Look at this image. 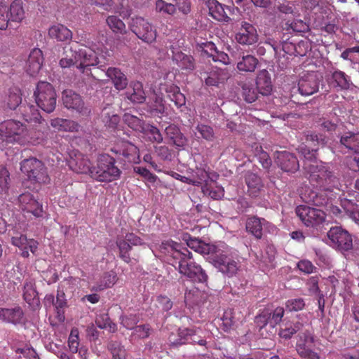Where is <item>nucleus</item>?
I'll return each instance as SVG.
<instances>
[{"instance_id": "f257e3e1", "label": "nucleus", "mask_w": 359, "mask_h": 359, "mask_svg": "<svg viewBox=\"0 0 359 359\" xmlns=\"http://www.w3.org/2000/svg\"><path fill=\"white\" fill-rule=\"evenodd\" d=\"M185 241L191 249L200 254L207 255V260L225 276L231 278L237 273L238 263L215 245L189 236Z\"/></svg>"}, {"instance_id": "f03ea898", "label": "nucleus", "mask_w": 359, "mask_h": 359, "mask_svg": "<svg viewBox=\"0 0 359 359\" xmlns=\"http://www.w3.org/2000/svg\"><path fill=\"white\" fill-rule=\"evenodd\" d=\"M121 175V170L116 165V159L107 154L97 156L90 172V177L100 182L117 180Z\"/></svg>"}, {"instance_id": "7ed1b4c3", "label": "nucleus", "mask_w": 359, "mask_h": 359, "mask_svg": "<svg viewBox=\"0 0 359 359\" xmlns=\"http://www.w3.org/2000/svg\"><path fill=\"white\" fill-rule=\"evenodd\" d=\"M306 170L310 172V181L320 189L331 191L338 184V178L328 164L323 161H315V164L306 166Z\"/></svg>"}, {"instance_id": "20e7f679", "label": "nucleus", "mask_w": 359, "mask_h": 359, "mask_svg": "<svg viewBox=\"0 0 359 359\" xmlns=\"http://www.w3.org/2000/svg\"><path fill=\"white\" fill-rule=\"evenodd\" d=\"M20 170L26 179L32 184H48L50 177L44 163L35 157L22 160Z\"/></svg>"}, {"instance_id": "39448f33", "label": "nucleus", "mask_w": 359, "mask_h": 359, "mask_svg": "<svg viewBox=\"0 0 359 359\" xmlns=\"http://www.w3.org/2000/svg\"><path fill=\"white\" fill-rule=\"evenodd\" d=\"M34 97L36 105L46 113L50 114L55 109L57 93L49 82L39 81L34 91Z\"/></svg>"}, {"instance_id": "423d86ee", "label": "nucleus", "mask_w": 359, "mask_h": 359, "mask_svg": "<svg viewBox=\"0 0 359 359\" xmlns=\"http://www.w3.org/2000/svg\"><path fill=\"white\" fill-rule=\"evenodd\" d=\"M328 244L342 254L351 252L353 250V235L341 226H335L327 233Z\"/></svg>"}, {"instance_id": "0eeeda50", "label": "nucleus", "mask_w": 359, "mask_h": 359, "mask_svg": "<svg viewBox=\"0 0 359 359\" xmlns=\"http://www.w3.org/2000/svg\"><path fill=\"white\" fill-rule=\"evenodd\" d=\"M295 212L300 220L308 227L318 229L325 222L326 215L320 209L299 205L296 208Z\"/></svg>"}, {"instance_id": "6e6552de", "label": "nucleus", "mask_w": 359, "mask_h": 359, "mask_svg": "<svg viewBox=\"0 0 359 359\" xmlns=\"http://www.w3.org/2000/svg\"><path fill=\"white\" fill-rule=\"evenodd\" d=\"M62 102L67 109L79 114L83 116L90 114V109L85 104L82 96L71 89H66L62 92Z\"/></svg>"}, {"instance_id": "1a4fd4ad", "label": "nucleus", "mask_w": 359, "mask_h": 359, "mask_svg": "<svg viewBox=\"0 0 359 359\" xmlns=\"http://www.w3.org/2000/svg\"><path fill=\"white\" fill-rule=\"evenodd\" d=\"M161 248L167 250L173 259L172 264L175 266L177 264V267H183L186 264L195 263L192 253L179 243L172 241H167L162 243Z\"/></svg>"}, {"instance_id": "9d476101", "label": "nucleus", "mask_w": 359, "mask_h": 359, "mask_svg": "<svg viewBox=\"0 0 359 359\" xmlns=\"http://www.w3.org/2000/svg\"><path fill=\"white\" fill-rule=\"evenodd\" d=\"M129 28L140 39L147 43H151L156 39V30L142 17L132 18L129 22Z\"/></svg>"}, {"instance_id": "9b49d317", "label": "nucleus", "mask_w": 359, "mask_h": 359, "mask_svg": "<svg viewBox=\"0 0 359 359\" xmlns=\"http://www.w3.org/2000/svg\"><path fill=\"white\" fill-rule=\"evenodd\" d=\"M284 309L277 307L275 309L265 308L260 310L259 313L255 318V323L259 327V332L269 324L272 328H274L279 324L284 316Z\"/></svg>"}, {"instance_id": "f8f14e48", "label": "nucleus", "mask_w": 359, "mask_h": 359, "mask_svg": "<svg viewBox=\"0 0 359 359\" xmlns=\"http://www.w3.org/2000/svg\"><path fill=\"white\" fill-rule=\"evenodd\" d=\"M334 147L341 154H359V132L346 131L337 135Z\"/></svg>"}, {"instance_id": "ddd939ff", "label": "nucleus", "mask_w": 359, "mask_h": 359, "mask_svg": "<svg viewBox=\"0 0 359 359\" xmlns=\"http://www.w3.org/2000/svg\"><path fill=\"white\" fill-rule=\"evenodd\" d=\"M245 229L256 239L260 240L262 238L264 231L273 233L276 228L264 218L253 215L248 217Z\"/></svg>"}, {"instance_id": "4468645a", "label": "nucleus", "mask_w": 359, "mask_h": 359, "mask_svg": "<svg viewBox=\"0 0 359 359\" xmlns=\"http://www.w3.org/2000/svg\"><path fill=\"white\" fill-rule=\"evenodd\" d=\"M205 5L208 8L210 15L219 22H229L231 20L229 15L234 13L236 11H238V8L233 5L226 6L217 0H208Z\"/></svg>"}, {"instance_id": "2eb2a0df", "label": "nucleus", "mask_w": 359, "mask_h": 359, "mask_svg": "<svg viewBox=\"0 0 359 359\" xmlns=\"http://www.w3.org/2000/svg\"><path fill=\"white\" fill-rule=\"evenodd\" d=\"M275 163L278 168L287 174H294L299 169L297 157L294 154L287 151H278Z\"/></svg>"}, {"instance_id": "dca6fc26", "label": "nucleus", "mask_w": 359, "mask_h": 359, "mask_svg": "<svg viewBox=\"0 0 359 359\" xmlns=\"http://www.w3.org/2000/svg\"><path fill=\"white\" fill-rule=\"evenodd\" d=\"M322 76L317 72L307 73L299 79L298 81V90L301 95L309 96L318 91Z\"/></svg>"}, {"instance_id": "f3484780", "label": "nucleus", "mask_w": 359, "mask_h": 359, "mask_svg": "<svg viewBox=\"0 0 359 359\" xmlns=\"http://www.w3.org/2000/svg\"><path fill=\"white\" fill-rule=\"evenodd\" d=\"M69 168L78 174H88L90 176V172L93 165L91 164L89 158L81 152L72 151L67 159Z\"/></svg>"}, {"instance_id": "a211bd4d", "label": "nucleus", "mask_w": 359, "mask_h": 359, "mask_svg": "<svg viewBox=\"0 0 359 359\" xmlns=\"http://www.w3.org/2000/svg\"><path fill=\"white\" fill-rule=\"evenodd\" d=\"M180 274L194 283H202L207 285L208 276L202 266L196 262L186 264L183 267H177Z\"/></svg>"}, {"instance_id": "6ab92c4d", "label": "nucleus", "mask_w": 359, "mask_h": 359, "mask_svg": "<svg viewBox=\"0 0 359 359\" xmlns=\"http://www.w3.org/2000/svg\"><path fill=\"white\" fill-rule=\"evenodd\" d=\"M201 79L208 87H219L224 84L229 78V73L226 69L217 67H212L209 71L201 73Z\"/></svg>"}, {"instance_id": "aec40b11", "label": "nucleus", "mask_w": 359, "mask_h": 359, "mask_svg": "<svg viewBox=\"0 0 359 359\" xmlns=\"http://www.w3.org/2000/svg\"><path fill=\"white\" fill-rule=\"evenodd\" d=\"M0 132L6 137L18 141L20 137L26 135L27 128L21 122L11 119L0 124Z\"/></svg>"}, {"instance_id": "412c9836", "label": "nucleus", "mask_w": 359, "mask_h": 359, "mask_svg": "<svg viewBox=\"0 0 359 359\" xmlns=\"http://www.w3.org/2000/svg\"><path fill=\"white\" fill-rule=\"evenodd\" d=\"M168 143L179 149H184L188 144V139L182 133L179 126L175 124H170L164 130Z\"/></svg>"}, {"instance_id": "4be33fe9", "label": "nucleus", "mask_w": 359, "mask_h": 359, "mask_svg": "<svg viewBox=\"0 0 359 359\" xmlns=\"http://www.w3.org/2000/svg\"><path fill=\"white\" fill-rule=\"evenodd\" d=\"M258 34L255 27L246 22H241L239 32L236 34V39L243 45H252L258 41Z\"/></svg>"}, {"instance_id": "5701e85b", "label": "nucleus", "mask_w": 359, "mask_h": 359, "mask_svg": "<svg viewBox=\"0 0 359 359\" xmlns=\"http://www.w3.org/2000/svg\"><path fill=\"white\" fill-rule=\"evenodd\" d=\"M0 319L5 323H11L15 325L25 323V313L19 306L13 308L0 307Z\"/></svg>"}, {"instance_id": "b1692460", "label": "nucleus", "mask_w": 359, "mask_h": 359, "mask_svg": "<svg viewBox=\"0 0 359 359\" xmlns=\"http://www.w3.org/2000/svg\"><path fill=\"white\" fill-rule=\"evenodd\" d=\"M238 93L239 97L248 104H252L262 96L258 89L253 83L248 81L238 82Z\"/></svg>"}, {"instance_id": "393cba45", "label": "nucleus", "mask_w": 359, "mask_h": 359, "mask_svg": "<svg viewBox=\"0 0 359 359\" xmlns=\"http://www.w3.org/2000/svg\"><path fill=\"white\" fill-rule=\"evenodd\" d=\"M111 151L116 154L123 156L128 163H139V149L134 144L128 141L122 142L117 149H114Z\"/></svg>"}, {"instance_id": "a878e982", "label": "nucleus", "mask_w": 359, "mask_h": 359, "mask_svg": "<svg viewBox=\"0 0 359 359\" xmlns=\"http://www.w3.org/2000/svg\"><path fill=\"white\" fill-rule=\"evenodd\" d=\"M124 95L133 104H142L146 100L143 84L138 81H133L129 83Z\"/></svg>"}, {"instance_id": "bb28decb", "label": "nucleus", "mask_w": 359, "mask_h": 359, "mask_svg": "<svg viewBox=\"0 0 359 359\" xmlns=\"http://www.w3.org/2000/svg\"><path fill=\"white\" fill-rule=\"evenodd\" d=\"M244 178L248 187V195L252 198L258 197L264 187L261 177L251 170H247L245 172Z\"/></svg>"}, {"instance_id": "cd10ccee", "label": "nucleus", "mask_w": 359, "mask_h": 359, "mask_svg": "<svg viewBox=\"0 0 359 359\" xmlns=\"http://www.w3.org/2000/svg\"><path fill=\"white\" fill-rule=\"evenodd\" d=\"M326 191L324 189L316 191L308 189L305 190L304 193L302 194V198L306 203L316 206H328L330 198L327 196Z\"/></svg>"}, {"instance_id": "c85d7f7f", "label": "nucleus", "mask_w": 359, "mask_h": 359, "mask_svg": "<svg viewBox=\"0 0 359 359\" xmlns=\"http://www.w3.org/2000/svg\"><path fill=\"white\" fill-rule=\"evenodd\" d=\"M43 62L42 51L39 48H34L29 53L25 69L27 73L34 76L39 73Z\"/></svg>"}, {"instance_id": "c756f323", "label": "nucleus", "mask_w": 359, "mask_h": 359, "mask_svg": "<svg viewBox=\"0 0 359 359\" xmlns=\"http://www.w3.org/2000/svg\"><path fill=\"white\" fill-rule=\"evenodd\" d=\"M262 96L271 95L273 90V84L270 73L266 69L260 70L255 79V86Z\"/></svg>"}, {"instance_id": "7c9ffc66", "label": "nucleus", "mask_w": 359, "mask_h": 359, "mask_svg": "<svg viewBox=\"0 0 359 359\" xmlns=\"http://www.w3.org/2000/svg\"><path fill=\"white\" fill-rule=\"evenodd\" d=\"M62 56L59 61V65L62 69L71 68L79 65V47H65L63 49Z\"/></svg>"}, {"instance_id": "2f4dec72", "label": "nucleus", "mask_w": 359, "mask_h": 359, "mask_svg": "<svg viewBox=\"0 0 359 359\" xmlns=\"http://www.w3.org/2000/svg\"><path fill=\"white\" fill-rule=\"evenodd\" d=\"M79 62L77 69L84 73L90 67H94L95 63V50L90 48H79Z\"/></svg>"}, {"instance_id": "473e14b6", "label": "nucleus", "mask_w": 359, "mask_h": 359, "mask_svg": "<svg viewBox=\"0 0 359 359\" xmlns=\"http://www.w3.org/2000/svg\"><path fill=\"white\" fill-rule=\"evenodd\" d=\"M104 75L112 81L114 88L118 90H124L128 84L127 76L118 68L108 67Z\"/></svg>"}, {"instance_id": "72a5a7b5", "label": "nucleus", "mask_w": 359, "mask_h": 359, "mask_svg": "<svg viewBox=\"0 0 359 359\" xmlns=\"http://www.w3.org/2000/svg\"><path fill=\"white\" fill-rule=\"evenodd\" d=\"M172 59L182 69L194 70L195 62L194 57L190 55H187L180 50H177L173 46H171Z\"/></svg>"}, {"instance_id": "f704fd0d", "label": "nucleus", "mask_w": 359, "mask_h": 359, "mask_svg": "<svg viewBox=\"0 0 359 359\" xmlns=\"http://www.w3.org/2000/svg\"><path fill=\"white\" fill-rule=\"evenodd\" d=\"M191 334H193L191 327H179L177 330V335L172 334L169 337L170 346L177 348L190 344Z\"/></svg>"}, {"instance_id": "c9c22d12", "label": "nucleus", "mask_w": 359, "mask_h": 359, "mask_svg": "<svg viewBox=\"0 0 359 359\" xmlns=\"http://www.w3.org/2000/svg\"><path fill=\"white\" fill-rule=\"evenodd\" d=\"M307 43L301 41L297 44L288 42L287 40L281 41V50L289 55L295 56H304L307 53Z\"/></svg>"}, {"instance_id": "e433bc0d", "label": "nucleus", "mask_w": 359, "mask_h": 359, "mask_svg": "<svg viewBox=\"0 0 359 359\" xmlns=\"http://www.w3.org/2000/svg\"><path fill=\"white\" fill-rule=\"evenodd\" d=\"M21 96L22 94L18 88L8 89L3 100L4 106L11 110H15L22 103Z\"/></svg>"}, {"instance_id": "4c0bfd02", "label": "nucleus", "mask_w": 359, "mask_h": 359, "mask_svg": "<svg viewBox=\"0 0 359 359\" xmlns=\"http://www.w3.org/2000/svg\"><path fill=\"white\" fill-rule=\"evenodd\" d=\"M49 36L58 41L67 42L72 39V32L63 25L57 24L52 26L48 31Z\"/></svg>"}, {"instance_id": "58836bf2", "label": "nucleus", "mask_w": 359, "mask_h": 359, "mask_svg": "<svg viewBox=\"0 0 359 359\" xmlns=\"http://www.w3.org/2000/svg\"><path fill=\"white\" fill-rule=\"evenodd\" d=\"M299 154L302 156L306 162L304 163V167L306 170V166L310 164H315L317 161L318 148L311 147L309 144H302L297 149Z\"/></svg>"}, {"instance_id": "ea45409f", "label": "nucleus", "mask_w": 359, "mask_h": 359, "mask_svg": "<svg viewBox=\"0 0 359 359\" xmlns=\"http://www.w3.org/2000/svg\"><path fill=\"white\" fill-rule=\"evenodd\" d=\"M50 126L58 130L66 132H77L80 128V125L76 121L61 118L51 119Z\"/></svg>"}, {"instance_id": "a19ab883", "label": "nucleus", "mask_w": 359, "mask_h": 359, "mask_svg": "<svg viewBox=\"0 0 359 359\" xmlns=\"http://www.w3.org/2000/svg\"><path fill=\"white\" fill-rule=\"evenodd\" d=\"M331 84L340 90L349 89L352 82L350 77L344 72L336 70L332 74Z\"/></svg>"}, {"instance_id": "79ce46f5", "label": "nucleus", "mask_w": 359, "mask_h": 359, "mask_svg": "<svg viewBox=\"0 0 359 359\" xmlns=\"http://www.w3.org/2000/svg\"><path fill=\"white\" fill-rule=\"evenodd\" d=\"M194 132L195 139L197 140L202 138L207 142H213L216 138L213 128L204 123H198Z\"/></svg>"}, {"instance_id": "37998d69", "label": "nucleus", "mask_w": 359, "mask_h": 359, "mask_svg": "<svg viewBox=\"0 0 359 359\" xmlns=\"http://www.w3.org/2000/svg\"><path fill=\"white\" fill-rule=\"evenodd\" d=\"M303 327V324L299 321L290 322L287 321L283 323L282 327L279 330V336L285 339H290L297 332Z\"/></svg>"}, {"instance_id": "c03bdc74", "label": "nucleus", "mask_w": 359, "mask_h": 359, "mask_svg": "<svg viewBox=\"0 0 359 359\" xmlns=\"http://www.w3.org/2000/svg\"><path fill=\"white\" fill-rule=\"evenodd\" d=\"M259 64L258 59L252 55L242 56L241 59L237 62V69L240 72H254Z\"/></svg>"}, {"instance_id": "a18cd8bd", "label": "nucleus", "mask_w": 359, "mask_h": 359, "mask_svg": "<svg viewBox=\"0 0 359 359\" xmlns=\"http://www.w3.org/2000/svg\"><path fill=\"white\" fill-rule=\"evenodd\" d=\"M23 2L22 0H14L10 5L8 14L10 20L14 22H20L25 18V11L23 9Z\"/></svg>"}, {"instance_id": "49530a36", "label": "nucleus", "mask_w": 359, "mask_h": 359, "mask_svg": "<svg viewBox=\"0 0 359 359\" xmlns=\"http://www.w3.org/2000/svg\"><path fill=\"white\" fill-rule=\"evenodd\" d=\"M341 205L348 217L359 224V206L352 200L346 198L341 201Z\"/></svg>"}, {"instance_id": "de8ad7c7", "label": "nucleus", "mask_w": 359, "mask_h": 359, "mask_svg": "<svg viewBox=\"0 0 359 359\" xmlns=\"http://www.w3.org/2000/svg\"><path fill=\"white\" fill-rule=\"evenodd\" d=\"M166 93L169 99L174 102L177 108L184 107L186 104V97L183 93L180 92V88L177 86H170L166 88Z\"/></svg>"}, {"instance_id": "09e8293b", "label": "nucleus", "mask_w": 359, "mask_h": 359, "mask_svg": "<svg viewBox=\"0 0 359 359\" xmlns=\"http://www.w3.org/2000/svg\"><path fill=\"white\" fill-rule=\"evenodd\" d=\"M328 137L323 133L316 132L309 133L306 135V143L311 147H316L318 151L319 148L324 147L328 142Z\"/></svg>"}, {"instance_id": "8fccbe9b", "label": "nucleus", "mask_w": 359, "mask_h": 359, "mask_svg": "<svg viewBox=\"0 0 359 359\" xmlns=\"http://www.w3.org/2000/svg\"><path fill=\"white\" fill-rule=\"evenodd\" d=\"M112 62L111 55L108 50H97L95 51V63L94 67H97V69H100L104 74L109 66Z\"/></svg>"}, {"instance_id": "3c124183", "label": "nucleus", "mask_w": 359, "mask_h": 359, "mask_svg": "<svg viewBox=\"0 0 359 359\" xmlns=\"http://www.w3.org/2000/svg\"><path fill=\"white\" fill-rule=\"evenodd\" d=\"M270 14L280 17V13L292 14L294 11V5L288 1H276L272 8L267 10Z\"/></svg>"}, {"instance_id": "603ef678", "label": "nucleus", "mask_w": 359, "mask_h": 359, "mask_svg": "<svg viewBox=\"0 0 359 359\" xmlns=\"http://www.w3.org/2000/svg\"><path fill=\"white\" fill-rule=\"evenodd\" d=\"M116 275L115 272L111 271L103 274L99 283L93 287V290L102 291L107 288L111 287L116 283Z\"/></svg>"}, {"instance_id": "864d4df0", "label": "nucleus", "mask_w": 359, "mask_h": 359, "mask_svg": "<svg viewBox=\"0 0 359 359\" xmlns=\"http://www.w3.org/2000/svg\"><path fill=\"white\" fill-rule=\"evenodd\" d=\"M20 111L27 122L39 123L41 118L38 110L33 105L24 104L20 107Z\"/></svg>"}, {"instance_id": "5fc2aeb1", "label": "nucleus", "mask_w": 359, "mask_h": 359, "mask_svg": "<svg viewBox=\"0 0 359 359\" xmlns=\"http://www.w3.org/2000/svg\"><path fill=\"white\" fill-rule=\"evenodd\" d=\"M23 299L29 305L39 302L38 292L31 282H26L23 287Z\"/></svg>"}, {"instance_id": "6e6d98bb", "label": "nucleus", "mask_w": 359, "mask_h": 359, "mask_svg": "<svg viewBox=\"0 0 359 359\" xmlns=\"http://www.w3.org/2000/svg\"><path fill=\"white\" fill-rule=\"evenodd\" d=\"M124 123L136 132L142 133L146 126L144 121L130 114H125L123 117Z\"/></svg>"}, {"instance_id": "4d7b16f0", "label": "nucleus", "mask_w": 359, "mask_h": 359, "mask_svg": "<svg viewBox=\"0 0 359 359\" xmlns=\"http://www.w3.org/2000/svg\"><path fill=\"white\" fill-rule=\"evenodd\" d=\"M107 24L115 34H126L127 29L125 23L116 15L108 16L106 20Z\"/></svg>"}, {"instance_id": "13d9d810", "label": "nucleus", "mask_w": 359, "mask_h": 359, "mask_svg": "<svg viewBox=\"0 0 359 359\" xmlns=\"http://www.w3.org/2000/svg\"><path fill=\"white\" fill-rule=\"evenodd\" d=\"M142 133L148 136L151 142L161 143L163 140V135L159 129L154 125L146 124Z\"/></svg>"}, {"instance_id": "bf43d9fd", "label": "nucleus", "mask_w": 359, "mask_h": 359, "mask_svg": "<svg viewBox=\"0 0 359 359\" xmlns=\"http://www.w3.org/2000/svg\"><path fill=\"white\" fill-rule=\"evenodd\" d=\"M28 238L25 235L19 236H13L11 238V243L18 248L19 254L24 258H27L29 256V251L27 250Z\"/></svg>"}, {"instance_id": "052dcab7", "label": "nucleus", "mask_w": 359, "mask_h": 359, "mask_svg": "<svg viewBox=\"0 0 359 359\" xmlns=\"http://www.w3.org/2000/svg\"><path fill=\"white\" fill-rule=\"evenodd\" d=\"M107 349L112 355L111 359H125L126 350L119 341H111L107 345Z\"/></svg>"}, {"instance_id": "680f3d73", "label": "nucleus", "mask_w": 359, "mask_h": 359, "mask_svg": "<svg viewBox=\"0 0 359 359\" xmlns=\"http://www.w3.org/2000/svg\"><path fill=\"white\" fill-rule=\"evenodd\" d=\"M120 323L127 330H133L140 321L137 313L123 314L119 317Z\"/></svg>"}, {"instance_id": "e2e57ef3", "label": "nucleus", "mask_w": 359, "mask_h": 359, "mask_svg": "<svg viewBox=\"0 0 359 359\" xmlns=\"http://www.w3.org/2000/svg\"><path fill=\"white\" fill-rule=\"evenodd\" d=\"M132 330V335L139 339H145L149 338L154 332L153 328L148 323L136 325Z\"/></svg>"}, {"instance_id": "0e129e2a", "label": "nucleus", "mask_w": 359, "mask_h": 359, "mask_svg": "<svg viewBox=\"0 0 359 359\" xmlns=\"http://www.w3.org/2000/svg\"><path fill=\"white\" fill-rule=\"evenodd\" d=\"M116 243L119 250V257L125 262L130 263L131 261L130 252L132 250V246L129 243L122 239H118Z\"/></svg>"}, {"instance_id": "69168bd1", "label": "nucleus", "mask_w": 359, "mask_h": 359, "mask_svg": "<svg viewBox=\"0 0 359 359\" xmlns=\"http://www.w3.org/2000/svg\"><path fill=\"white\" fill-rule=\"evenodd\" d=\"M222 320V330L228 332L236 327V320L231 311H226L224 313Z\"/></svg>"}, {"instance_id": "338daca9", "label": "nucleus", "mask_w": 359, "mask_h": 359, "mask_svg": "<svg viewBox=\"0 0 359 359\" xmlns=\"http://www.w3.org/2000/svg\"><path fill=\"white\" fill-rule=\"evenodd\" d=\"M155 5L156 12L170 15H173L176 13V8L173 4L168 3L164 0H156Z\"/></svg>"}, {"instance_id": "774afa93", "label": "nucleus", "mask_w": 359, "mask_h": 359, "mask_svg": "<svg viewBox=\"0 0 359 359\" xmlns=\"http://www.w3.org/2000/svg\"><path fill=\"white\" fill-rule=\"evenodd\" d=\"M297 351L302 359H320L318 354L306 347L305 344L297 345Z\"/></svg>"}]
</instances>
